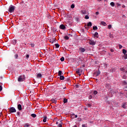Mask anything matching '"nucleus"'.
Segmentation results:
<instances>
[{
  "label": "nucleus",
  "mask_w": 127,
  "mask_h": 127,
  "mask_svg": "<svg viewBox=\"0 0 127 127\" xmlns=\"http://www.w3.org/2000/svg\"><path fill=\"white\" fill-rule=\"evenodd\" d=\"M94 37H96V38H98V37H99V34L98 33V32H96L94 34Z\"/></svg>",
  "instance_id": "nucleus-8"
},
{
  "label": "nucleus",
  "mask_w": 127,
  "mask_h": 127,
  "mask_svg": "<svg viewBox=\"0 0 127 127\" xmlns=\"http://www.w3.org/2000/svg\"><path fill=\"white\" fill-rule=\"evenodd\" d=\"M87 25H86L85 26V28H86V29H87Z\"/></svg>",
  "instance_id": "nucleus-54"
},
{
  "label": "nucleus",
  "mask_w": 127,
  "mask_h": 127,
  "mask_svg": "<svg viewBox=\"0 0 127 127\" xmlns=\"http://www.w3.org/2000/svg\"><path fill=\"white\" fill-rule=\"evenodd\" d=\"M87 26H92V22H88V23L87 24Z\"/></svg>",
  "instance_id": "nucleus-21"
},
{
  "label": "nucleus",
  "mask_w": 127,
  "mask_h": 127,
  "mask_svg": "<svg viewBox=\"0 0 127 127\" xmlns=\"http://www.w3.org/2000/svg\"><path fill=\"white\" fill-rule=\"evenodd\" d=\"M86 106H87V107H88L89 108H90V107H91L92 105H91V104H86Z\"/></svg>",
  "instance_id": "nucleus-32"
},
{
  "label": "nucleus",
  "mask_w": 127,
  "mask_h": 127,
  "mask_svg": "<svg viewBox=\"0 0 127 127\" xmlns=\"http://www.w3.org/2000/svg\"><path fill=\"white\" fill-rule=\"evenodd\" d=\"M93 30H97L98 29V27L97 26H93Z\"/></svg>",
  "instance_id": "nucleus-19"
},
{
  "label": "nucleus",
  "mask_w": 127,
  "mask_h": 127,
  "mask_svg": "<svg viewBox=\"0 0 127 127\" xmlns=\"http://www.w3.org/2000/svg\"><path fill=\"white\" fill-rule=\"evenodd\" d=\"M119 48L120 49H122V48H123V46H122V45H119Z\"/></svg>",
  "instance_id": "nucleus-37"
},
{
  "label": "nucleus",
  "mask_w": 127,
  "mask_h": 127,
  "mask_svg": "<svg viewBox=\"0 0 127 127\" xmlns=\"http://www.w3.org/2000/svg\"><path fill=\"white\" fill-rule=\"evenodd\" d=\"M64 39H66V40H68L69 39V37L68 36H65L64 37Z\"/></svg>",
  "instance_id": "nucleus-18"
},
{
  "label": "nucleus",
  "mask_w": 127,
  "mask_h": 127,
  "mask_svg": "<svg viewBox=\"0 0 127 127\" xmlns=\"http://www.w3.org/2000/svg\"><path fill=\"white\" fill-rule=\"evenodd\" d=\"M13 43L14 45V44H16V41L15 40H14L13 41Z\"/></svg>",
  "instance_id": "nucleus-34"
},
{
  "label": "nucleus",
  "mask_w": 127,
  "mask_h": 127,
  "mask_svg": "<svg viewBox=\"0 0 127 127\" xmlns=\"http://www.w3.org/2000/svg\"><path fill=\"white\" fill-rule=\"evenodd\" d=\"M60 80H64V79H65V77L63 75H61L60 76Z\"/></svg>",
  "instance_id": "nucleus-13"
},
{
  "label": "nucleus",
  "mask_w": 127,
  "mask_h": 127,
  "mask_svg": "<svg viewBox=\"0 0 127 127\" xmlns=\"http://www.w3.org/2000/svg\"><path fill=\"white\" fill-rule=\"evenodd\" d=\"M96 15H98V14H99V12H96Z\"/></svg>",
  "instance_id": "nucleus-50"
},
{
  "label": "nucleus",
  "mask_w": 127,
  "mask_h": 127,
  "mask_svg": "<svg viewBox=\"0 0 127 127\" xmlns=\"http://www.w3.org/2000/svg\"><path fill=\"white\" fill-rule=\"evenodd\" d=\"M75 118H78V115H75Z\"/></svg>",
  "instance_id": "nucleus-52"
},
{
  "label": "nucleus",
  "mask_w": 127,
  "mask_h": 127,
  "mask_svg": "<svg viewBox=\"0 0 127 127\" xmlns=\"http://www.w3.org/2000/svg\"><path fill=\"white\" fill-rule=\"evenodd\" d=\"M74 127H77V126H74Z\"/></svg>",
  "instance_id": "nucleus-59"
},
{
  "label": "nucleus",
  "mask_w": 127,
  "mask_h": 127,
  "mask_svg": "<svg viewBox=\"0 0 127 127\" xmlns=\"http://www.w3.org/2000/svg\"><path fill=\"white\" fill-rule=\"evenodd\" d=\"M24 75H20L18 78V82H23L24 81Z\"/></svg>",
  "instance_id": "nucleus-2"
},
{
  "label": "nucleus",
  "mask_w": 127,
  "mask_h": 127,
  "mask_svg": "<svg viewBox=\"0 0 127 127\" xmlns=\"http://www.w3.org/2000/svg\"><path fill=\"white\" fill-rule=\"evenodd\" d=\"M92 98H93V95H90L89 96V99H92Z\"/></svg>",
  "instance_id": "nucleus-39"
},
{
  "label": "nucleus",
  "mask_w": 127,
  "mask_h": 127,
  "mask_svg": "<svg viewBox=\"0 0 127 127\" xmlns=\"http://www.w3.org/2000/svg\"><path fill=\"white\" fill-rule=\"evenodd\" d=\"M121 71H124V72H126V73H127V71H126V67L121 68Z\"/></svg>",
  "instance_id": "nucleus-14"
},
{
  "label": "nucleus",
  "mask_w": 127,
  "mask_h": 127,
  "mask_svg": "<svg viewBox=\"0 0 127 127\" xmlns=\"http://www.w3.org/2000/svg\"><path fill=\"white\" fill-rule=\"evenodd\" d=\"M105 87L107 89H110V88H111V85H110L109 84H106V85H105Z\"/></svg>",
  "instance_id": "nucleus-11"
},
{
  "label": "nucleus",
  "mask_w": 127,
  "mask_h": 127,
  "mask_svg": "<svg viewBox=\"0 0 127 127\" xmlns=\"http://www.w3.org/2000/svg\"><path fill=\"white\" fill-rule=\"evenodd\" d=\"M82 127H87L86 125H82Z\"/></svg>",
  "instance_id": "nucleus-46"
},
{
  "label": "nucleus",
  "mask_w": 127,
  "mask_h": 127,
  "mask_svg": "<svg viewBox=\"0 0 127 127\" xmlns=\"http://www.w3.org/2000/svg\"><path fill=\"white\" fill-rule=\"evenodd\" d=\"M51 78H52V77H51ZM51 78H50V80H51Z\"/></svg>",
  "instance_id": "nucleus-60"
},
{
  "label": "nucleus",
  "mask_w": 127,
  "mask_h": 127,
  "mask_svg": "<svg viewBox=\"0 0 127 127\" xmlns=\"http://www.w3.org/2000/svg\"><path fill=\"white\" fill-rule=\"evenodd\" d=\"M56 124H57V125H58V122H57V123H56Z\"/></svg>",
  "instance_id": "nucleus-56"
},
{
  "label": "nucleus",
  "mask_w": 127,
  "mask_h": 127,
  "mask_svg": "<svg viewBox=\"0 0 127 127\" xmlns=\"http://www.w3.org/2000/svg\"><path fill=\"white\" fill-rule=\"evenodd\" d=\"M29 127V125H28V124H26L24 125V127Z\"/></svg>",
  "instance_id": "nucleus-31"
},
{
  "label": "nucleus",
  "mask_w": 127,
  "mask_h": 127,
  "mask_svg": "<svg viewBox=\"0 0 127 127\" xmlns=\"http://www.w3.org/2000/svg\"><path fill=\"white\" fill-rule=\"evenodd\" d=\"M52 102L56 104V100L55 99H52Z\"/></svg>",
  "instance_id": "nucleus-29"
},
{
  "label": "nucleus",
  "mask_w": 127,
  "mask_h": 127,
  "mask_svg": "<svg viewBox=\"0 0 127 127\" xmlns=\"http://www.w3.org/2000/svg\"><path fill=\"white\" fill-rule=\"evenodd\" d=\"M122 7H123L124 8H125V7H126V6L125 5H122Z\"/></svg>",
  "instance_id": "nucleus-51"
},
{
  "label": "nucleus",
  "mask_w": 127,
  "mask_h": 127,
  "mask_svg": "<svg viewBox=\"0 0 127 127\" xmlns=\"http://www.w3.org/2000/svg\"><path fill=\"white\" fill-rule=\"evenodd\" d=\"M17 114L18 116H19V115H20V112H17Z\"/></svg>",
  "instance_id": "nucleus-48"
},
{
  "label": "nucleus",
  "mask_w": 127,
  "mask_h": 127,
  "mask_svg": "<svg viewBox=\"0 0 127 127\" xmlns=\"http://www.w3.org/2000/svg\"><path fill=\"white\" fill-rule=\"evenodd\" d=\"M85 19H89V16L86 15V16H85Z\"/></svg>",
  "instance_id": "nucleus-30"
},
{
  "label": "nucleus",
  "mask_w": 127,
  "mask_h": 127,
  "mask_svg": "<svg viewBox=\"0 0 127 127\" xmlns=\"http://www.w3.org/2000/svg\"><path fill=\"white\" fill-rule=\"evenodd\" d=\"M125 59H127V54H125V56H124Z\"/></svg>",
  "instance_id": "nucleus-35"
},
{
  "label": "nucleus",
  "mask_w": 127,
  "mask_h": 127,
  "mask_svg": "<svg viewBox=\"0 0 127 127\" xmlns=\"http://www.w3.org/2000/svg\"><path fill=\"white\" fill-rule=\"evenodd\" d=\"M17 109L19 110V111H21V110H22V107L21 106V105L18 104L17 105Z\"/></svg>",
  "instance_id": "nucleus-7"
},
{
  "label": "nucleus",
  "mask_w": 127,
  "mask_h": 127,
  "mask_svg": "<svg viewBox=\"0 0 127 127\" xmlns=\"http://www.w3.org/2000/svg\"><path fill=\"white\" fill-rule=\"evenodd\" d=\"M64 89H66V87H64Z\"/></svg>",
  "instance_id": "nucleus-57"
},
{
  "label": "nucleus",
  "mask_w": 127,
  "mask_h": 127,
  "mask_svg": "<svg viewBox=\"0 0 127 127\" xmlns=\"http://www.w3.org/2000/svg\"><path fill=\"white\" fill-rule=\"evenodd\" d=\"M101 74V71H98L96 74V76H99Z\"/></svg>",
  "instance_id": "nucleus-25"
},
{
  "label": "nucleus",
  "mask_w": 127,
  "mask_h": 127,
  "mask_svg": "<svg viewBox=\"0 0 127 127\" xmlns=\"http://www.w3.org/2000/svg\"><path fill=\"white\" fill-rule=\"evenodd\" d=\"M81 13H82V14H86L87 13L85 10H81Z\"/></svg>",
  "instance_id": "nucleus-17"
},
{
  "label": "nucleus",
  "mask_w": 127,
  "mask_h": 127,
  "mask_svg": "<svg viewBox=\"0 0 127 127\" xmlns=\"http://www.w3.org/2000/svg\"><path fill=\"white\" fill-rule=\"evenodd\" d=\"M123 17L124 18H126L127 17L126 16V15H124L123 16Z\"/></svg>",
  "instance_id": "nucleus-49"
},
{
  "label": "nucleus",
  "mask_w": 127,
  "mask_h": 127,
  "mask_svg": "<svg viewBox=\"0 0 127 127\" xmlns=\"http://www.w3.org/2000/svg\"><path fill=\"white\" fill-rule=\"evenodd\" d=\"M60 60H61V61H62V62H63V61H64V57L61 58Z\"/></svg>",
  "instance_id": "nucleus-26"
},
{
  "label": "nucleus",
  "mask_w": 127,
  "mask_h": 127,
  "mask_svg": "<svg viewBox=\"0 0 127 127\" xmlns=\"http://www.w3.org/2000/svg\"><path fill=\"white\" fill-rule=\"evenodd\" d=\"M42 76V75H41V73H38L37 75V78H41Z\"/></svg>",
  "instance_id": "nucleus-12"
},
{
  "label": "nucleus",
  "mask_w": 127,
  "mask_h": 127,
  "mask_svg": "<svg viewBox=\"0 0 127 127\" xmlns=\"http://www.w3.org/2000/svg\"><path fill=\"white\" fill-rule=\"evenodd\" d=\"M62 74H63V73H62V71H61V70H59V72H58V75H59V76H62L61 75H62Z\"/></svg>",
  "instance_id": "nucleus-15"
},
{
  "label": "nucleus",
  "mask_w": 127,
  "mask_h": 127,
  "mask_svg": "<svg viewBox=\"0 0 127 127\" xmlns=\"http://www.w3.org/2000/svg\"><path fill=\"white\" fill-rule=\"evenodd\" d=\"M0 115H1V112H0Z\"/></svg>",
  "instance_id": "nucleus-58"
},
{
  "label": "nucleus",
  "mask_w": 127,
  "mask_h": 127,
  "mask_svg": "<svg viewBox=\"0 0 127 127\" xmlns=\"http://www.w3.org/2000/svg\"><path fill=\"white\" fill-rule=\"evenodd\" d=\"M110 5H111L113 7H114V6H115V2H111L110 3Z\"/></svg>",
  "instance_id": "nucleus-16"
},
{
  "label": "nucleus",
  "mask_w": 127,
  "mask_h": 127,
  "mask_svg": "<svg viewBox=\"0 0 127 127\" xmlns=\"http://www.w3.org/2000/svg\"><path fill=\"white\" fill-rule=\"evenodd\" d=\"M122 107L124 108V109H126V104H123Z\"/></svg>",
  "instance_id": "nucleus-43"
},
{
  "label": "nucleus",
  "mask_w": 127,
  "mask_h": 127,
  "mask_svg": "<svg viewBox=\"0 0 127 127\" xmlns=\"http://www.w3.org/2000/svg\"><path fill=\"white\" fill-rule=\"evenodd\" d=\"M60 28H61V29H65V25H63V24L61 25L60 26Z\"/></svg>",
  "instance_id": "nucleus-9"
},
{
  "label": "nucleus",
  "mask_w": 127,
  "mask_h": 127,
  "mask_svg": "<svg viewBox=\"0 0 127 127\" xmlns=\"http://www.w3.org/2000/svg\"><path fill=\"white\" fill-rule=\"evenodd\" d=\"M127 83L126 82V81H123V84H124V85H127Z\"/></svg>",
  "instance_id": "nucleus-41"
},
{
  "label": "nucleus",
  "mask_w": 127,
  "mask_h": 127,
  "mask_svg": "<svg viewBox=\"0 0 127 127\" xmlns=\"http://www.w3.org/2000/svg\"><path fill=\"white\" fill-rule=\"evenodd\" d=\"M55 46H56V47L57 48H59V44H55Z\"/></svg>",
  "instance_id": "nucleus-24"
},
{
  "label": "nucleus",
  "mask_w": 127,
  "mask_h": 127,
  "mask_svg": "<svg viewBox=\"0 0 127 127\" xmlns=\"http://www.w3.org/2000/svg\"><path fill=\"white\" fill-rule=\"evenodd\" d=\"M49 78H50V77H49Z\"/></svg>",
  "instance_id": "nucleus-63"
},
{
  "label": "nucleus",
  "mask_w": 127,
  "mask_h": 127,
  "mask_svg": "<svg viewBox=\"0 0 127 127\" xmlns=\"http://www.w3.org/2000/svg\"><path fill=\"white\" fill-rule=\"evenodd\" d=\"M26 58H29V55H26Z\"/></svg>",
  "instance_id": "nucleus-45"
},
{
  "label": "nucleus",
  "mask_w": 127,
  "mask_h": 127,
  "mask_svg": "<svg viewBox=\"0 0 127 127\" xmlns=\"http://www.w3.org/2000/svg\"><path fill=\"white\" fill-rule=\"evenodd\" d=\"M93 94H94V95H97V94H98V91L95 90V91L93 92Z\"/></svg>",
  "instance_id": "nucleus-27"
},
{
  "label": "nucleus",
  "mask_w": 127,
  "mask_h": 127,
  "mask_svg": "<svg viewBox=\"0 0 127 127\" xmlns=\"http://www.w3.org/2000/svg\"><path fill=\"white\" fill-rule=\"evenodd\" d=\"M15 7L14 6L11 5L9 7L8 11L9 12H13L14 11Z\"/></svg>",
  "instance_id": "nucleus-1"
},
{
  "label": "nucleus",
  "mask_w": 127,
  "mask_h": 127,
  "mask_svg": "<svg viewBox=\"0 0 127 127\" xmlns=\"http://www.w3.org/2000/svg\"><path fill=\"white\" fill-rule=\"evenodd\" d=\"M43 122L44 123H46V117L44 118V119H43Z\"/></svg>",
  "instance_id": "nucleus-36"
},
{
  "label": "nucleus",
  "mask_w": 127,
  "mask_h": 127,
  "mask_svg": "<svg viewBox=\"0 0 127 127\" xmlns=\"http://www.w3.org/2000/svg\"><path fill=\"white\" fill-rule=\"evenodd\" d=\"M75 7V5L74 4H72L71 5V8H74Z\"/></svg>",
  "instance_id": "nucleus-28"
},
{
  "label": "nucleus",
  "mask_w": 127,
  "mask_h": 127,
  "mask_svg": "<svg viewBox=\"0 0 127 127\" xmlns=\"http://www.w3.org/2000/svg\"><path fill=\"white\" fill-rule=\"evenodd\" d=\"M101 24H102L104 26H107V23L104 21H101Z\"/></svg>",
  "instance_id": "nucleus-10"
},
{
  "label": "nucleus",
  "mask_w": 127,
  "mask_h": 127,
  "mask_svg": "<svg viewBox=\"0 0 127 127\" xmlns=\"http://www.w3.org/2000/svg\"><path fill=\"white\" fill-rule=\"evenodd\" d=\"M76 73L78 74L79 76H81V73H82L81 69H76Z\"/></svg>",
  "instance_id": "nucleus-4"
},
{
  "label": "nucleus",
  "mask_w": 127,
  "mask_h": 127,
  "mask_svg": "<svg viewBox=\"0 0 127 127\" xmlns=\"http://www.w3.org/2000/svg\"><path fill=\"white\" fill-rule=\"evenodd\" d=\"M58 127H62V124H59Z\"/></svg>",
  "instance_id": "nucleus-44"
},
{
  "label": "nucleus",
  "mask_w": 127,
  "mask_h": 127,
  "mask_svg": "<svg viewBox=\"0 0 127 127\" xmlns=\"http://www.w3.org/2000/svg\"><path fill=\"white\" fill-rule=\"evenodd\" d=\"M89 44L90 45H92V46L96 45V41H95L94 40H90L89 41Z\"/></svg>",
  "instance_id": "nucleus-3"
},
{
  "label": "nucleus",
  "mask_w": 127,
  "mask_h": 127,
  "mask_svg": "<svg viewBox=\"0 0 127 127\" xmlns=\"http://www.w3.org/2000/svg\"><path fill=\"white\" fill-rule=\"evenodd\" d=\"M18 58V55L16 54V55H15V58L17 59Z\"/></svg>",
  "instance_id": "nucleus-38"
},
{
  "label": "nucleus",
  "mask_w": 127,
  "mask_h": 127,
  "mask_svg": "<svg viewBox=\"0 0 127 127\" xmlns=\"http://www.w3.org/2000/svg\"><path fill=\"white\" fill-rule=\"evenodd\" d=\"M31 117H32V118H36V115L34 114H32L31 115Z\"/></svg>",
  "instance_id": "nucleus-20"
},
{
  "label": "nucleus",
  "mask_w": 127,
  "mask_h": 127,
  "mask_svg": "<svg viewBox=\"0 0 127 127\" xmlns=\"http://www.w3.org/2000/svg\"><path fill=\"white\" fill-rule=\"evenodd\" d=\"M69 36H72L71 34H69Z\"/></svg>",
  "instance_id": "nucleus-55"
},
{
  "label": "nucleus",
  "mask_w": 127,
  "mask_h": 127,
  "mask_svg": "<svg viewBox=\"0 0 127 127\" xmlns=\"http://www.w3.org/2000/svg\"><path fill=\"white\" fill-rule=\"evenodd\" d=\"M0 91H2V86L1 85H0Z\"/></svg>",
  "instance_id": "nucleus-42"
},
{
  "label": "nucleus",
  "mask_w": 127,
  "mask_h": 127,
  "mask_svg": "<svg viewBox=\"0 0 127 127\" xmlns=\"http://www.w3.org/2000/svg\"><path fill=\"white\" fill-rule=\"evenodd\" d=\"M51 78H52V77H51ZM51 78H50V80H51Z\"/></svg>",
  "instance_id": "nucleus-61"
},
{
  "label": "nucleus",
  "mask_w": 127,
  "mask_h": 127,
  "mask_svg": "<svg viewBox=\"0 0 127 127\" xmlns=\"http://www.w3.org/2000/svg\"><path fill=\"white\" fill-rule=\"evenodd\" d=\"M123 53L125 55H126V53H127V50L123 49Z\"/></svg>",
  "instance_id": "nucleus-22"
},
{
  "label": "nucleus",
  "mask_w": 127,
  "mask_h": 127,
  "mask_svg": "<svg viewBox=\"0 0 127 127\" xmlns=\"http://www.w3.org/2000/svg\"><path fill=\"white\" fill-rule=\"evenodd\" d=\"M111 52H114V50L111 49Z\"/></svg>",
  "instance_id": "nucleus-53"
},
{
  "label": "nucleus",
  "mask_w": 127,
  "mask_h": 127,
  "mask_svg": "<svg viewBox=\"0 0 127 127\" xmlns=\"http://www.w3.org/2000/svg\"><path fill=\"white\" fill-rule=\"evenodd\" d=\"M76 19H78V18H76Z\"/></svg>",
  "instance_id": "nucleus-62"
},
{
  "label": "nucleus",
  "mask_w": 127,
  "mask_h": 127,
  "mask_svg": "<svg viewBox=\"0 0 127 127\" xmlns=\"http://www.w3.org/2000/svg\"><path fill=\"white\" fill-rule=\"evenodd\" d=\"M79 51H80V52H81L82 53H83V52H85V51H86V50L84 48H80L79 49Z\"/></svg>",
  "instance_id": "nucleus-6"
},
{
  "label": "nucleus",
  "mask_w": 127,
  "mask_h": 127,
  "mask_svg": "<svg viewBox=\"0 0 127 127\" xmlns=\"http://www.w3.org/2000/svg\"><path fill=\"white\" fill-rule=\"evenodd\" d=\"M67 102H68V100H67V99H64V104H66V103H67Z\"/></svg>",
  "instance_id": "nucleus-23"
},
{
  "label": "nucleus",
  "mask_w": 127,
  "mask_h": 127,
  "mask_svg": "<svg viewBox=\"0 0 127 127\" xmlns=\"http://www.w3.org/2000/svg\"><path fill=\"white\" fill-rule=\"evenodd\" d=\"M9 111L11 113H16V110H15V108L14 107H11Z\"/></svg>",
  "instance_id": "nucleus-5"
},
{
  "label": "nucleus",
  "mask_w": 127,
  "mask_h": 127,
  "mask_svg": "<svg viewBox=\"0 0 127 127\" xmlns=\"http://www.w3.org/2000/svg\"><path fill=\"white\" fill-rule=\"evenodd\" d=\"M31 47H33L34 46V44H31Z\"/></svg>",
  "instance_id": "nucleus-47"
},
{
  "label": "nucleus",
  "mask_w": 127,
  "mask_h": 127,
  "mask_svg": "<svg viewBox=\"0 0 127 127\" xmlns=\"http://www.w3.org/2000/svg\"><path fill=\"white\" fill-rule=\"evenodd\" d=\"M116 4L117 6H121V4H120L119 3H117Z\"/></svg>",
  "instance_id": "nucleus-40"
},
{
  "label": "nucleus",
  "mask_w": 127,
  "mask_h": 127,
  "mask_svg": "<svg viewBox=\"0 0 127 127\" xmlns=\"http://www.w3.org/2000/svg\"><path fill=\"white\" fill-rule=\"evenodd\" d=\"M111 28H112V25H108V29H111Z\"/></svg>",
  "instance_id": "nucleus-33"
}]
</instances>
